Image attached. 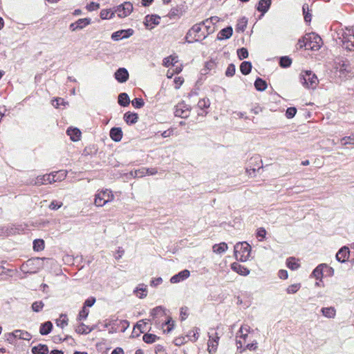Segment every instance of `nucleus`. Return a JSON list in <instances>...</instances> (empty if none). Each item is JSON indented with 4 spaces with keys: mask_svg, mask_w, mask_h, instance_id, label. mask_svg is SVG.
<instances>
[{
    "mask_svg": "<svg viewBox=\"0 0 354 354\" xmlns=\"http://www.w3.org/2000/svg\"><path fill=\"white\" fill-rule=\"evenodd\" d=\"M203 29V28L201 23L194 25L186 34V41L192 43L194 41H198L201 39H205L207 37V35H205V32Z\"/></svg>",
    "mask_w": 354,
    "mask_h": 354,
    "instance_id": "nucleus-1",
    "label": "nucleus"
},
{
    "mask_svg": "<svg viewBox=\"0 0 354 354\" xmlns=\"http://www.w3.org/2000/svg\"><path fill=\"white\" fill-rule=\"evenodd\" d=\"M251 252V247L247 242L238 243L234 245V255L237 260L246 261Z\"/></svg>",
    "mask_w": 354,
    "mask_h": 354,
    "instance_id": "nucleus-2",
    "label": "nucleus"
},
{
    "mask_svg": "<svg viewBox=\"0 0 354 354\" xmlns=\"http://www.w3.org/2000/svg\"><path fill=\"white\" fill-rule=\"evenodd\" d=\"M304 45L306 49L318 50L322 45V38L315 34L310 33L303 37Z\"/></svg>",
    "mask_w": 354,
    "mask_h": 354,
    "instance_id": "nucleus-3",
    "label": "nucleus"
},
{
    "mask_svg": "<svg viewBox=\"0 0 354 354\" xmlns=\"http://www.w3.org/2000/svg\"><path fill=\"white\" fill-rule=\"evenodd\" d=\"M114 195L111 190L106 189L98 191L95 195L94 204L97 207H102L107 203L113 201Z\"/></svg>",
    "mask_w": 354,
    "mask_h": 354,
    "instance_id": "nucleus-4",
    "label": "nucleus"
},
{
    "mask_svg": "<svg viewBox=\"0 0 354 354\" xmlns=\"http://www.w3.org/2000/svg\"><path fill=\"white\" fill-rule=\"evenodd\" d=\"M301 82L302 85L307 88L315 89L319 83V80L315 74L310 71L302 72L300 75Z\"/></svg>",
    "mask_w": 354,
    "mask_h": 354,
    "instance_id": "nucleus-5",
    "label": "nucleus"
},
{
    "mask_svg": "<svg viewBox=\"0 0 354 354\" xmlns=\"http://www.w3.org/2000/svg\"><path fill=\"white\" fill-rule=\"evenodd\" d=\"M133 7L131 3L127 1L114 8V12L120 18L129 16L133 11Z\"/></svg>",
    "mask_w": 354,
    "mask_h": 354,
    "instance_id": "nucleus-6",
    "label": "nucleus"
},
{
    "mask_svg": "<svg viewBox=\"0 0 354 354\" xmlns=\"http://www.w3.org/2000/svg\"><path fill=\"white\" fill-rule=\"evenodd\" d=\"M342 42L345 48L354 50V32L351 29H346L342 34Z\"/></svg>",
    "mask_w": 354,
    "mask_h": 354,
    "instance_id": "nucleus-7",
    "label": "nucleus"
},
{
    "mask_svg": "<svg viewBox=\"0 0 354 354\" xmlns=\"http://www.w3.org/2000/svg\"><path fill=\"white\" fill-rule=\"evenodd\" d=\"M219 336L217 333L209 334L208 340V351L209 353H214L218 345Z\"/></svg>",
    "mask_w": 354,
    "mask_h": 354,
    "instance_id": "nucleus-8",
    "label": "nucleus"
},
{
    "mask_svg": "<svg viewBox=\"0 0 354 354\" xmlns=\"http://www.w3.org/2000/svg\"><path fill=\"white\" fill-rule=\"evenodd\" d=\"M190 109L187 105L184 103L178 104L175 109V115L183 118H186L189 116Z\"/></svg>",
    "mask_w": 354,
    "mask_h": 354,
    "instance_id": "nucleus-9",
    "label": "nucleus"
},
{
    "mask_svg": "<svg viewBox=\"0 0 354 354\" xmlns=\"http://www.w3.org/2000/svg\"><path fill=\"white\" fill-rule=\"evenodd\" d=\"M134 31L133 29L121 30L115 32L112 34L111 38L113 40L118 41L122 39L128 38L133 34Z\"/></svg>",
    "mask_w": 354,
    "mask_h": 354,
    "instance_id": "nucleus-10",
    "label": "nucleus"
},
{
    "mask_svg": "<svg viewBox=\"0 0 354 354\" xmlns=\"http://www.w3.org/2000/svg\"><path fill=\"white\" fill-rule=\"evenodd\" d=\"M190 275V272L188 270H184L177 274L174 275L170 279V282L172 283H179L186 279H187Z\"/></svg>",
    "mask_w": 354,
    "mask_h": 354,
    "instance_id": "nucleus-11",
    "label": "nucleus"
},
{
    "mask_svg": "<svg viewBox=\"0 0 354 354\" xmlns=\"http://www.w3.org/2000/svg\"><path fill=\"white\" fill-rule=\"evenodd\" d=\"M115 77L119 82H125L129 78V73L126 68H120L115 73Z\"/></svg>",
    "mask_w": 354,
    "mask_h": 354,
    "instance_id": "nucleus-12",
    "label": "nucleus"
},
{
    "mask_svg": "<svg viewBox=\"0 0 354 354\" xmlns=\"http://www.w3.org/2000/svg\"><path fill=\"white\" fill-rule=\"evenodd\" d=\"M349 257V250L346 246L342 248L336 254V259L339 262H345Z\"/></svg>",
    "mask_w": 354,
    "mask_h": 354,
    "instance_id": "nucleus-13",
    "label": "nucleus"
},
{
    "mask_svg": "<svg viewBox=\"0 0 354 354\" xmlns=\"http://www.w3.org/2000/svg\"><path fill=\"white\" fill-rule=\"evenodd\" d=\"M55 181V176L53 174H46L42 176H38L35 181V185H39L42 184L52 183Z\"/></svg>",
    "mask_w": 354,
    "mask_h": 354,
    "instance_id": "nucleus-14",
    "label": "nucleus"
},
{
    "mask_svg": "<svg viewBox=\"0 0 354 354\" xmlns=\"http://www.w3.org/2000/svg\"><path fill=\"white\" fill-rule=\"evenodd\" d=\"M231 268L234 272L243 276H247L250 273V270L247 268L239 264L238 263H233L231 265Z\"/></svg>",
    "mask_w": 354,
    "mask_h": 354,
    "instance_id": "nucleus-15",
    "label": "nucleus"
},
{
    "mask_svg": "<svg viewBox=\"0 0 354 354\" xmlns=\"http://www.w3.org/2000/svg\"><path fill=\"white\" fill-rule=\"evenodd\" d=\"M111 138L115 141L119 142L122 138V131L120 128L113 127L110 131Z\"/></svg>",
    "mask_w": 354,
    "mask_h": 354,
    "instance_id": "nucleus-16",
    "label": "nucleus"
},
{
    "mask_svg": "<svg viewBox=\"0 0 354 354\" xmlns=\"http://www.w3.org/2000/svg\"><path fill=\"white\" fill-rule=\"evenodd\" d=\"M67 134L70 136L71 140L77 141L80 139L81 131L77 128H69L67 130Z\"/></svg>",
    "mask_w": 354,
    "mask_h": 354,
    "instance_id": "nucleus-17",
    "label": "nucleus"
},
{
    "mask_svg": "<svg viewBox=\"0 0 354 354\" xmlns=\"http://www.w3.org/2000/svg\"><path fill=\"white\" fill-rule=\"evenodd\" d=\"M250 331H251L250 326L247 324H244L241 326V328L238 332L237 337H239L243 339L244 340H245L248 337V333Z\"/></svg>",
    "mask_w": 354,
    "mask_h": 354,
    "instance_id": "nucleus-18",
    "label": "nucleus"
},
{
    "mask_svg": "<svg viewBox=\"0 0 354 354\" xmlns=\"http://www.w3.org/2000/svg\"><path fill=\"white\" fill-rule=\"evenodd\" d=\"M134 292L138 297L145 298L147 295V286L144 284H140L134 290Z\"/></svg>",
    "mask_w": 354,
    "mask_h": 354,
    "instance_id": "nucleus-19",
    "label": "nucleus"
},
{
    "mask_svg": "<svg viewBox=\"0 0 354 354\" xmlns=\"http://www.w3.org/2000/svg\"><path fill=\"white\" fill-rule=\"evenodd\" d=\"M325 268H328V266L325 263L319 265L312 272V276L317 279H322L323 276V270Z\"/></svg>",
    "mask_w": 354,
    "mask_h": 354,
    "instance_id": "nucleus-20",
    "label": "nucleus"
},
{
    "mask_svg": "<svg viewBox=\"0 0 354 354\" xmlns=\"http://www.w3.org/2000/svg\"><path fill=\"white\" fill-rule=\"evenodd\" d=\"M228 248L227 243L222 242L219 244H215L212 247V250L214 253L221 254L224 253Z\"/></svg>",
    "mask_w": 354,
    "mask_h": 354,
    "instance_id": "nucleus-21",
    "label": "nucleus"
},
{
    "mask_svg": "<svg viewBox=\"0 0 354 354\" xmlns=\"http://www.w3.org/2000/svg\"><path fill=\"white\" fill-rule=\"evenodd\" d=\"M271 4V0H260L259 2L257 10L263 13L266 12Z\"/></svg>",
    "mask_w": 354,
    "mask_h": 354,
    "instance_id": "nucleus-22",
    "label": "nucleus"
},
{
    "mask_svg": "<svg viewBox=\"0 0 354 354\" xmlns=\"http://www.w3.org/2000/svg\"><path fill=\"white\" fill-rule=\"evenodd\" d=\"M15 337L17 339L30 340L31 339V335L25 330H15Z\"/></svg>",
    "mask_w": 354,
    "mask_h": 354,
    "instance_id": "nucleus-23",
    "label": "nucleus"
},
{
    "mask_svg": "<svg viewBox=\"0 0 354 354\" xmlns=\"http://www.w3.org/2000/svg\"><path fill=\"white\" fill-rule=\"evenodd\" d=\"M232 32L233 30L231 27L223 28L219 32L218 38V39H228L232 36Z\"/></svg>",
    "mask_w": 354,
    "mask_h": 354,
    "instance_id": "nucleus-24",
    "label": "nucleus"
},
{
    "mask_svg": "<svg viewBox=\"0 0 354 354\" xmlns=\"http://www.w3.org/2000/svg\"><path fill=\"white\" fill-rule=\"evenodd\" d=\"M32 353L33 354H47L48 348L46 345L39 344L32 348Z\"/></svg>",
    "mask_w": 354,
    "mask_h": 354,
    "instance_id": "nucleus-25",
    "label": "nucleus"
},
{
    "mask_svg": "<svg viewBox=\"0 0 354 354\" xmlns=\"http://www.w3.org/2000/svg\"><path fill=\"white\" fill-rule=\"evenodd\" d=\"M52 328L53 324L50 322L48 321L41 325L39 332L43 335H48L50 333Z\"/></svg>",
    "mask_w": 354,
    "mask_h": 354,
    "instance_id": "nucleus-26",
    "label": "nucleus"
},
{
    "mask_svg": "<svg viewBox=\"0 0 354 354\" xmlns=\"http://www.w3.org/2000/svg\"><path fill=\"white\" fill-rule=\"evenodd\" d=\"M178 62V57L176 55H170L163 59V66L165 67H169L174 66L176 63Z\"/></svg>",
    "mask_w": 354,
    "mask_h": 354,
    "instance_id": "nucleus-27",
    "label": "nucleus"
},
{
    "mask_svg": "<svg viewBox=\"0 0 354 354\" xmlns=\"http://www.w3.org/2000/svg\"><path fill=\"white\" fill-rule=\"evenodd\" d=\"M138 115L136 113H127L124 115L125 122L128 124H134L138 120Z\"/></svg>",
    "mask_w": 354,
    "mask_h": 354,
    "instance_id": "nucleus-28",
    "label": "nucleus"
},
{
    "mask_svg": "<svg viewBox=\"0 0 354 354\" xmlns=\"http://www.w3.org/2000/svg\"><path fill=\"white\" fill-rule=\"evenodd\" d=\"M130 102L128 95L125 93H122L118 96V103L122 106H127Z\"/></svg>",
    "mask_w": 354,
    "mask_h": 354,
    "instance_id": "nucleus-29",
    "label": "nucleus"
},
{
    "mask_svg": "<svg viewBox=\"0 0 354 354\" xmlns=\"http://www.w3.org/2000/svg\"><path fill=\"white\" fill-rule=\"evenodd\" d=\"M252 69V64L250 62H243L240 66V71L243 75H248Z\"/></svg>",
    "mask_w": 354,
    "mask_h": 354,
    "instance_id": "nucleus-30",
    "label": "nucleus"
},
{
    "mask_svg": "<svg viewBox=\"0 0 354 354\" xmlns=\"http://www.w3.org/2000/svg\"><path fill=\"white\" fill-rule=\"evenodd\" d=\"M322 313L324 316L328 318H333L335 316V309L333 307L329 308H323L322 309Z\"/></svg>",
    "mask_w": 354,
    "mask_h": 354,
    "instance_id": "nucleus-31",
    "label": "nucleus"
},
{
    "mask_svg": "<svg viewBox=\"0 0 354 354\" xmlns=\"http://www.w3.org/2000/svg\"><path fill=\"white\" fill-rule=\"evenodd\" d=\"M254 86L257 90L259 91H265L267 88V84L266 81L261 78H257L254 82Z\"/></svg>",
    "mask_w": 354,
    "mask_h": 354,
    "instance_id": "nucleus-32",
    "label": "nucleus"
},
{
    "mask_svg": "<svg viewBox=\"0 0 354 354\" xmlns=\"http://www.w3.org/2000/svg\"><path fill=\"white\" fill-rule=\"evenodd\" d=\"M114 15H115L114 9L113 10L105 9V10H102L100 12V17L102 19H111L113 17Z\"/></svg>",
    "mask_w": 354,
    "mask_h": 354,
    "instance_id": "nucleus-33",
    "label": "nucleus"
},
{
    "mask_svg": "<svg viewBox=\"0 0 354 354\" xmlns=\"http://www.w3.org/2000/svg\"><path fill=\"white\" fill-rule=\"evenodd\" d=\"M68 318L66 315L62 314L59 319H57L56 324L57 326L64 328L65 326L68 325Z\"/></svg>",
    "mask_w": 354,
    "mask_h": 354,
    "instance_id": "nucleus-34",
    "label": "nucleus"
},
{
    "mask_svg": "<svg viewBox=\"0 0 354 354\" xmlns=\"http://www.w3.org/2000/svg\"><path fill=\"white\" fill-rule=\"evenodd\" d=\"M201 24L203 29L205 30V35L207 36L214 31V26L212 24H206V20L201 22Z\"/></svg>",
    "mask_w": 354,
    "mask_h": 354,
    "instance_id": "nucleus-35",
    "label": "nucleus"
},
{
    "mask_svg": "<svg viewBox=\"0 0 354 354\" xmlns=\"http://www.w3.org/2000/svg\"><path fill=\"white\" fill-rule=\"evenodd\" d=\"M286 264L287 266L291 270H296L299 267L298 261L292 257L287 259Z\"/></svg>",
    "mask_w": 354,
    "mask_h": 354,
    "instance_id": "nucleus-36",
    "label": "nucleus"
},
{
    "mask_svg": "<svg viewBox=\"0 0 354 354\" xmlns=\"http://www.w3.org/2000/svg\"><path fill=\"white\" fill-rule=\"evenodd\" d=\"M75 330L77 333L80 334H88L91 331V329L89 328L85 324H81L78 326H77Z\"/></svg>",
    "mask_w": 354,
    "mask_h": 354,
    "instance_id": "nucleus-37",
    "label": "nucleus"
},
{
    "mask_svg": "<svg viewBox=\"0 0 354 354\" xmlns=\"http://www.w3.org/2000/svg\"><path fill=\"white\" fill-rule=\"evenodd\" d=\"M209 100L206 98L201 99L197 104L198 108H199L201 110H204L205 109L209 108Z\"/></svg>",
    "mask_w": 354,
    "mask_h": 354,
    "instance_id": "nucleus-38",
    "label": "nucleus"
},
{
    "mask_svg": "<svg viewBox=\"0 0 354 354\" xmlns=\"http://www.w3.org/2000/svg\"><path fill=\"white\" fill-rule=\"evenodd\" d=\"M44 248V241L41 239L35 240L33 242V249L35 251H41Z\"/></svg>",
    "mask_w": 354,
    "mask_h": 354,
    "instance_id": "nucleus-39",
    "label": "nucleus"
},
{
    "mask_svg": "<svg viewBox=\"0 0 354 354\" xmlns=\"http://www.w3.org/2000/svg\"><path fill=\"white\" fill-rule=\"evenodd\" d=\"M67 171L65 170H61L53 174L55 176V181H61L66 176Z\"/></svg>",
    "mask_w": 354,
    "mask_h": 354,
    "instance_id": "nucleus-40",
    "label": "nucleus"
},
{
    "mask_svg": "<svg viewBox=\"0 0 354 354\" xmlns=\"http://www.w3.org/2000/svg\"><path fill=\"white\" fill-rule=\"evenodd\" d=\"M75 22L79 29L81 30L90 24V19L88 18L80 19Z\"/></svg>",
    "mask_w": 354,
    "mask_h": 354,
    "instance_id": "nucleus-41",
    "label": "nucleus"
},
{
    "mask_svg": "<svg viewBox=\"0 0 354 354\" xmlns=\"http://www.w3.org/2000/svg\"><path fill=\"white\" fill-rule=\"evenodd\" d=\"M301 288V284L300 283H295V284H292L290 286H289L288 288H287V292L288 294H294V293H296Z\"/></svg>",
    "mask_w": 354,
    "mask_h": 354,
    "instance_id": "nucleus-42",
    "label": "nucleus"
},
{
    "mask_svg": "<svg viewBox=\"0 0 354 354\" xmlns=\"http://www.w3.org/2000/svg\"><path fill=\"white\" fill-rule=\"evenodd\" d=\"M157 336L153 334H145L143 335V340L148 344H151L156 342Z\"/></svg>",
    "mask_w": 354,
    "mask_h": 354,
    "instance_id": "nucleus-43",
    "label": "nucleus"
},
{
    "mask_svg": "<svg viewBox=\"0 0 354 354\" xmlns=\"http://www.w3.org/2000/svg\"><path fill=\"white\" fill-rule=\"evenodd\" d=\"M146 325L147 323L144 320H140L137 323L133 330L136 331V330H138L140 333H144Z\"/></svg>",
    "mask_w": 354,
    "mask_h": 354,
    "instance_id": "nucleus-44",
    "label": "nucleus"
},
{
    "mask_svg": "<svg viewBox=\"0 0 354 354\" xmlns=\"http://www.w3.org/2000/svg\"><path fill=\"white\" fill-rule=\"evenodd\" d=\"M44 304L42 301H35L32 305V309L35 312H39L44 307Z\"/></svg>",
    "mask_w": 354,
    "mask_h": 354,
    "instance_id": "nucleus-45",
    "label": "nucleus"
},
{
    "mask_svg": "<svg viewBox=\"0 0 354 354\" xmlns=\"http://www.w3.org/2000/svg\"><path fill=\"white\" fill-rule=\"evenodd\" d=\"M237 55L240 59H243L248 57V51L246 48H241L237 50Z\"/></svg>",
    "mask_w": 354,
    "mask_h": 354,
    "instance_id": "nucleus-46",
    "label": "nucleus"
},
{
    "mask_svg": "<svg viewBox=\"0 0 354 354\" xmlns=\"http://www.w3.org/2000/svg\"><path fill=\"white\" fill-rule=\"evenodd\" d=\"M131 104L135 108L140 109L143 106L144 101L141 98H135L131 101Z\"/></svg>",
    "mask_w": 354,
    "mask_h": 354,
    "instance_id": "nucleus-47",
    "label": "nucleus"
},
{
    "mask_svg": "<svg viewBox=\"0 0 354 354\" xmlns=\"http://www.w3.org/2000/svg\"><path fill=\"white\" fill-rule=\"evenodd\" d=\"M164 310L162 306H157L151 310V315L153 317H156L157 315L163 314Z\"/></svg>",
    "mask_w": 354,
    "mask_h": 354,
    "instance_id": "nucleus-48",
    "label": "nucleus"
},
{
    "mask_svg": "<svg viewBox=\"0 0 354 354\" xmlns=\"http://www.w3.org/2000/svg\"><path fill=\"white\" fill-rule=\"evenodd\" d=\"M6 340L10 343V344H15L17 339H16V337H15V330L12 333H8L7 334H6Z\"/></svg>",
    "mask_w": 354,
    "mask_h": 354,
    "instance_id": "nucleus-49",
    "label": "nucleus"
},
{
    "mask_svg": "<svg viewBox=\"0 0 354 354\" xmlns=\"http://www.w3.org/2000/svg\"><path fill=\"white\" fill-rule=\"evenodd\" d=\"M340 141L343 145H354V138L351 136L344 137Z\"/></svg>",
    "mask_w": 354,
    "mask_h": 354,
    "instance_id": "nucleus-50",
    "label": "nucleus"
},
{
    "mask_svg": "<svg viewBox=\"0 0 354 354\" xmlns=\"http://www.w3.org/2000/svg\"><path fill=\"white\" fill-rule=\"evenodd\" d=\"M297 113V109L295 107L288 108L286 112V116L288 118H292Z\"/></svg>",
    "mask_w": 354,
    "mask_h": 354,
    "instance_id": "nucleus-51",
    "label": "nucleus"
},
{
    "mask_svg": "<svg viewBox=\"0 0 354 354\" xmlns=\"http://www.w3.org/2000/svg\"><path fill=\"white\" fill-rule=\"evenodd\" d=\"M291 59L288 57H281L280 59V65L282 67H288L291 64Z\"/></svg>",
    "mask_w": 354,
    "mask_h": 354,
    "instance_id": "nucleus-52",
    "label": "nucleus"
},
{
    "mask_svg": "<svg viewBox=\"0 0 354 354\" xmlns=\"http://www.w3.org/2000/svg\"><path fill=\"white\" fill-rule=\"evenodd\" d=\"M235 66L234 64H230L225 71V75L227 77H232L235 73Z\"/></svg>",
    "mask_w": 354,
    "mask_h": 354,
    "instance_id": "nucleus-53",
    "label": "nucleus"
},
{
    "mask_svg": "<svg viewBox=\"0 0 354 354\" xmlns=\"http://www.w3.org/2000/svg\"><path fill=\"white\" fill-rule=\"evenodd\" d=\"M134 174H135V177H137V178L143 177V176H146L147 174V168L143 167L142 169L136 170Z\"/></svg>",
    "mask_w": 354,
    "mask_h": 354,
    "instance_id": "nucleus-54",
    "label": "nucleus"
},
{
    "mask_svg": "<svg viewBox=\"0 0 354 354\" xmlns=\"http://www.w3.org/2000/svg\"><path fill=\"white\" fill-rule=\"evenodd\" d=\"M62 205L63 203L62 202L53 201L49 205V208L53 210H56L60 208L62 206Z\"/></svg>",
    "mask_w": 354,
    "mask_h": 354,
    "instance_id": "nucleus-55",
    "label": "nucleus"
},
{
    "mask_svg": "<svg viewBox=\"0 0 354 354\" xmlns=\"http://www.w3.org/2000/svg\"><path fill=\"white\" fill-rule=\"evenodd\" d=\"M88 313H89L88 310H87L85 308V306H84L83 308L82 309V310L79 313L78 319L82 320V319H86L88 315Z\"/></svg>",
    "mask_w": 354,
    "mask_h": 354,
    "instance_id": "nucleus-56",
    "label": "nucleus"
},
{
    "mask_svg": "<svg viewBox=\"0 0 354 354\" xmlns=\"http://www.w3.org/2000/svg\"><path fill=\"white\" fill-rule=\"evenodd\" d=\"M184 79L182 77H177L174 79L175 88L178 89L180 86L183 84Z\"/></svg>",
    "mask_w": 354,
    "mask_h": 354,
    "instance_id": "nucleus-57",
    "label": "nucleus"
},
{
    "mask_svg": "<svg viewBox=\"0 0 354 354\" xmlns=\"http://www.w3.org/2000/svg\"><path fill=\"white\" fill-rule=\"evenodd\" d=\"M246 24H247V21L245 19H242L241 20L239 21V22L237 24V29L238 30H240L241 31H243L244 30V28H245L246 26Z\"/></svg>",
    "mask_w": 354,
    "mask_h": 354,
    "instance_id": "nucleus-58",
    "label": "nucleus"
},
{
    "mask_svg": "<svg viewBox=\"0 0 354 354\" xmlns=\"http://www.w3.org/2000/svg\"><path fill=\"white\" fill-rule=\"evenodd\" d=\"M306 9H308V5H304L303 6V11L304 14V19L306 21H310L311 20V15L308 12L306 11Z\"/></svg>",
    "mask_w": 354,
    "mask_h": 354,
    "instance_id": "nucleus-59",
    "label": "nucleus"
},
{
    "mask_svg": "<svg viewBox=\"0 0 354 354\" xmlns=\"http://www.w3.org/2000/svg\"><path fill=\"white\" fill-rule=\"evenodd\" d=\"M95 302V299L94 297H91L87 299L84 302V306L85 308L87 307H91Z\"/></svg>",
    "mask_w": 354,
    "mask_h": 354,
    "instance_id": "nucleus-60",
    "label": "nucleus"
},
{
    "mask_svg": "<svg viewBox=\"0 0 354 354\" xmlns=\"http://www.w3.org/2000/svg\"><path fill=\"white\" fill-rule=\"evenodd\" d=\"M100 8V5L95 2H91L87 6V9L90 11L95 10Z\"/></svg>",
    "mask_w": 354,
    "mask_h": 354,
    "instance_id": "nucleus-61",
    "label": "nucleus"
},
{
    "mask_svg": "<svg viewBox=\"0 0 354 354\" xmlns=\"http://www.w3.org/2000/svg\"><path fill=\"white\" fill-rule=\"evenodd\" d=\"M61 104H64V100L62 98H56L52 102L53 106L55 108H58Z\"/></svg>",
    "mask_w": 354,
    "mask_h": 354,
    "instance_id": "nucleus-62",
    "label": "nucleus"
},
{
    "mask_svg": "<svg viewBox=\"0 0 354 354\" xmlns=\"http://www.w3.org/2000/svg\"><path fill=\"white\" fill-rule=\"evenodd\" d=\"M278 276L280 279H286L288 278V272L285 270H280L278 272Z\"/></svg>",
    "mask_w": 354,
    "mask_h": 354,
    "instance_id": "nucleus-63",
    "label": "nucleus"
},
{
    "mask_svg": "<svg viewBox=\"0 0 354 354\" xmlns=\"http://www.w3.org/2000/svg\"><path fill=\"white\" fill-rule=\"evenodd\" d=\"M162 279L161 277H158V278H156V279H153V280H151V286H157L160 285V283H162Z\"/></svg>",
    "mask_w": 354,
    "mask_h": 354,
    "instance_id": "nucleus-64",
    "label": "nucleus"
}]
</instances>
